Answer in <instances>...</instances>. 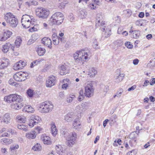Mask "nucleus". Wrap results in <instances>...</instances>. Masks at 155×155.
<instances>
[{
  "label": "nucleus",
  "mask_w": 155,
  "mask_h": 155,
  "mask_svg": "<svg viewBox=\"0 0 155 155\" xmlns=\"http://www.w3.org/2000/svg\"><path fill=\"white\" fill-rule=\"evenodd\" d=\"M89 51L85 48L77 51L73 54V57L75 62L77 63H81L82 61H85L89 55Z\"/></svg>",
  "instance_id": "nucleus-1"
},
{
  "label": "nucleus",
  "mask_w": 155,
  "mask_h": 155,
  "mask_svg": "<svg viewBox=\"0 0 155 155\" xmlns=\"http://www.w3.org/2000/svg\"><path fill=\"white\" fill-rule=\"evenodd\" d=\"M64 18V17L62 13L56 12L50 18L49 22L51 25H60L63 22Z\"/></svg>",
  "instance_id": "nucleus-2"
},
{
  "label": "nucleus",
  "mask_w": 155,
  "mask_h": 155,
  "mask_svg": "<svg viewBox=\"0 0 155 155\" xmlns=\"http://www.w3.org/2000/svg\"><path fill=\"white\" fill-rule=\"evenodd\" d=\"M54 107V105L50 101H46L40 104V108L41 109V112L43 113L51 112Z\"/></svg>",
  "instance_id": "nucleus-3"
},
{
  "label": "nucleus",
  "mask_w": 155,
  "mask_h": 155,
  "mask_svg": "<svg viewBox=\"0 0 155 155\" xmlns=\"http://www.w3.org/2000/svg\"><path fill=\"white\" fill-rule=\"evenodd\" d=\"M4 100L8 103L14 102H22L23 98L21 96L17 94H12L5 96Z\"/></svg>",
  "instance_id": "nucleus-4"
},
{
  "label": "nucleus",
  "mask_w": 155,
  "mask_h": 155,
  "mask_svg": "<svg viewBox=\"0 0 155 155\" xmlns=\"http://www.w3.org/2000/svg\"><path fill=\"white\" fill-rule=\"evenodd\" d=\"M31 21H34L33 17L32 16L27 14L24 15L21 19L22 25L24 28H28L30 27Z\"/></svg>",
  "instance_id": "nucleus-5"
},
{
  "label": "nucleus",
  "mask_w": 155,
  "mask_h": 155,
  "mask_svg": "<svg viewBox=\"0 0 155 155\" xmlns=\"http://www.w3.org/2000/svg\"><path fill=\"white\" fill-rule=\"evenodd\" d=\"M36 15L40 18H47L49 15V12L45 8L38 7L35 10Z\"/></svg>",
  "instance_id": "nucleus-6"
},
{
  "label": "nucleus",
  "mask_w": 155,
  "mask_h": 155,
  "mask_svg": "<svg viewBox=\"0 0 155 155\" xmlns=\"http://www.w3.org/2000/svg\"><path fill=\"white\" fill-rule=\"evenodd\" d=\"M96 26L97 28L100 27L101 30L104 31L105 30V28L106 25L104 21H102V17L100 14H97L96 15Z\"/></svg>",
  "instance_id": "nucleus-7"
},
{
  "label": "nucleus",
  "mask_w": 155,
  "mask_h": 155,
  "mask_svg": "<svg viewBox=\"0 0 155 155\" xmlns=\"http://www.w3.org/2000/svg\"><path fill=\"white\" fill-rule=\"evenodd\" d=\"M94 88L91 83L87 84L85 86V96L90 97L94 95Z\"/></svg>",
  "instance_id": "nucleus-8"
},
{
  "label": "nucleus",
  "mask_w": 155,
  "mask_h": 155,
  "mask_svg": "<svg viewBox=\"0 0 155 155\" xmlns=\"http://www.w3.org/2000/svg\"><path fill=\"white\" fill-rule=\"evenodd\" d=\"M41 120V118L38 115L35 114L32 115L29 119L28 125L31 127H32L39 122Z\"/></svg>",
  "instance_id": "nucleus-9"
},
{
  "label": "nucleus",
  "mask_w": 155,
  "mask_h": 155,
  "mask_svg": "<svg viewBox=\"0 0 155 155\" xmlns=\"http://www.w3.org/2000/svg\"><path fill=\"white\" fill-rule=\"evenodd\" d=\"M26 74L25 72H20L16 73L13 76L14 79L17 81H22L26 78Z\"/></svg>",
  "instance_id": "nucleus-10"
},
{
  "label": "nucleus",
  "mask_w": 155,
  "mask_h": 155,
  "mask_svg": "<svg viewBox=\"0 0 155 155\" xmlns=\"http://www.w3.org/2000/svg\"><path fill=\"white\" fill-rule=\"evenodd\" d=\"M77 135L75 132H73L71 133L68 136L66 137V140H67L68 143L70 146H71L75 143L77 138Z\"/></svg>",
  "instance_id": "nucleus-11"
},
{
  "label": "nucleus",
  "mask_w": 155,
  "mask_h": 155,
  "mask_svg": "<svg viewBox=\"0 0 155 155\" xmlns=\"http://www.w3.org/2000/svg\"><path fill=\"white\" fill-rule=\"evenodd\" d=\"M12 34V31L6 30L3 32L2 35L0 36V41H5L11 37Z\"/></svg>",
  "instance_id": "nucleus-12"
},
{
  "label": "nucleus",
  "mask_w": 155,
  "mask_h": 155,
  "mask_svg": "<svg viewBox=\"0 0 155 155\" xmlns=\"http://www.w3.org/2000/svg\"><path fill=\"white\" fill-rule=\"evenodd\" d=\"M9 64V60L6 58H3L0 59V69L6 68Z\"/></svg>",
  "instance_id": "nucleus-13"
},
{
  "label": "nucleus",
  "mask_w": 155,
  "mask_h": 155,
  "mask_svg": "<svg viewBox=\"0 0 155 155\" xmlns=\"http://www.w3.org/2000/svg\"><path fill=\"white\" fill-rule=\"evenodd\" d=\"M14 46L9 42L5 43L2 46V51L4 53H7L9 51V49H11L14 51Z\"/></svg>",
  "instance_id": "nucleus-14"
},
{
  "label": "nucleus",
  "mask_w": 155,
  "mask_h": 155,
  "mask_svg": "<svg viewBox=\"0 0 155 155\" xmlns=\"http://www.w3.org/2000/svg\"><path fill=\"white\" fill-rule=\"evenodd\" d=\"M56 78L52 76L49 77L47 80L46 86L48 87H51L54 85L55 83Z\"/></svg>",
  "instance_id": "nucleus-15"
},
{
  "label": "nucleus",
  "mask_w": 155,
  "mask_h": 155,
  "mask_svg": "<svg viewBox=\"0 0 155 155\" xmlns=\"http://www.w3.org/2000/svg\"><path fill=\"white\" fill-rule=\"evenodd\" d=\"M42 43L51 49L52 48V41L51 39L48 38L44 37L41 40Z\"/></svg>",
  "instance_id": "nucleus-16"
},
{
  "label": "nucleus",
  "mask_w": 155,
  "mask_h": 155,
  "mask_svg": "<svg viewBox=\"0 0 155 155\" xmlns=\"http://www.w3.org/2000/svg\"><path fill=\"white\" fill-rule=\"evenodd\" d=\"M68 67L66 64L62 65L59 66L60 74L63 75L68 73Z\"/></svg>",
  "instance_id": "nucleus-17"
},
{
  "label": "nucleus",
  "mask_w": 155,
  "mask_h": 155,
  "mask_svg": "<svg viewBox=\"0 0 155 155\" xmlns=\"http://www.w3.org/2000/svg\"><path fill=\"white\" fill-rule=\"evenodd\" d=\"M41 138L45 144H50L52 143L50 138L45 134L42 135Z\"/></svg>",
  "instance_id": "nucleus-18"
},
{
  "label": "nucleus",
  "mask_w": 155,
  "mask_h": 155,
  "mask_svg": "<svg viewBox=\"0 0 155 155\" xmlns=\"http://www.w3.org/2000/svg\"><path fill=\"white\" fill-rule=\"evenodd\" d=\"M64 147V146L61 145H58L55 146V150L58 153L62 155L65 153V150Z\"/></svg>",
  "instance_id": "nucleus-19"
},
{
  "label": "nucleus",
  "mask_w": 155,
  "mask_h": 155,
  "mask_svg": "<svg viewBox=\"0 0 155 155\" xmlns=\"http://www.w3.org/2000/svg\"><path fill=\"white\" fill-rule=\"evenodd\" d=\"M124 76V74L120 73H117L114 77L115 82L116 83H119L123 80Z\"/></svg>",
  "instance_id": "nucleus-20"
},
{
  "label": "nucleus",
  "mask_w": 155,
  "mask_h": 155,
  "mask_svg": "<svg viewBox=\"0 0 155 155\" xmlns=\"http://www.w3.org/2000/svg\"><path fill=\"white\" fill-rule=\"evenodd\" d=\"M4 19L7 23L10 22V21L14 18L15 16L11 12H8L6 14H4Z\"/></svg>",
  "instance_id": "nucleus-21"
},
{
  "label": "nucleus",
  "mask_w": 155,
  "mask_h": 155,
  "mask_svg": "<svg viewBox=\"0 0 155 155\" xmlns=\"http://www.w3.org/2000/svg\"><path fill=\"white\" fill-rule=\"evenodd\" d=\"M2 122L5 123L6 124H8L10 123L11 118L9 113H6L4 114L2 117Z\"/></svg>",
  "instance_id": "nucleus-22"
},
{
  "label": "nucleus",
  "mask_w": 155,
  "mask_h": 155,
  "mask_svg": "<svg viewBox=\"0 0 155 155\" xmlns=\"http://www.w3.org/2000/svg\"><path fill=\"white\" fill-rule=\"evenodd\" d=\"M8 23L10 26L13 28H15L18 24V19L15 16L14 17V18L12 19Z\"/></svg>",
  "instance_id": "nucleus-23"
},
{
  "label": "nucleus",
  "mask_w": 155,
  "mask_h": 155,
  "mask_svg": "<svg viewBox=\"0 0 155 155\" xmlns=\"http://www.w3.org/2000/svg\"><path fill=\"white\" fill-rule=\"evenodd\" d=\"M15 103L11 104V107L12 108L15 110H19L20 109L23 105L22 103H20L21 102H15Z\"/></svg>",
  "instance_id": "nucleus-24"
},
{
  "label": "nucleus",
  "mask_w": 155,
  "mask_h": 155,
  "mask_svg": "<svg viewBox=\"0 0 155 155\" xmlns=\"http://www.w3.org/2000/svg\"><path fill=\"white\" fill-rule=\"evenodd\" d=\"M81 124L80 122L79 118H76L73 124V126L75 129L80 128L81 127Z\"/></svg>",
  "instance_id": "nucleus-25"
},
{
  "label": "nucleus",
  "mask_w": 155,
  "mask_h": 155,
  "mask_svg": "<svg viewBox=\"0 0 155 155\" xmlns=\"http://www.w3.org/2000/svg\"><path fill=\"white\" fill-rule=\"evenodd\" d=\"M74 118V113L71 112L68 113L65 116L64 119L68 122L71 121Z\"/></svg>",
  "instance_id": "nucleus-26"
},
{
  "label": "nucleus",
  "mask_w": 155,
  "mask_h": 155,
  "mask_svg": "<svg viewBox=\"0 0 155 155\" xmlns=\"http://www.w3.org/2000/svg\"><path fill=\"white\" fill-rule=\"evenodd\" d=\"M26 137L29 139H33L36 137V132L35 131H31L26 134Z\"/></svg>",
  "instance_id": "nucleus-27"
},
{
  "label": "nucleus",
  "mask_w": 155,
  "mask_h": 155,
  "mask_svg": "<svg viewBox=\"0 0 155 155\" xmlns=\"http://www.w3.org/2000/svg\"><path fill=\"white\" fill-rule=\"evenodd\" d=\"M51 133L53 136H55L58 133V130L56 127L53 122H52L51 124Z\"/></svg>",
  "instance_id": "nucleus-28"
},
{
  "label": "nucleus",
  "mask_w": 155,
  "mask_h": 155,
  "mask_svg": "<svg viewBox=\"0 0 155 155\" xmlns=\"http://www.w3.org/2000/svg\"><path fill=\"white\" fill-rule=\"evenodd\" d=\"M97 71L94 68H91L89 69L88 74L91 77H94L97 74Z\"/></svg>",
  "instance_id": "nucleus-29"
},
{
  "label": "nucleus",
  "mask_w": 155,
  "mask_h": 155,
  "mask_svg": "<svg viewBox=\"0 0 155 155\" xmlns=\"http://www.w3.org/2000/svg\"><path fill=\"white\" fill-rule=\"evenodd\" d=\"M23 111L28 113H32L34 111V109L29 105H27L24 107Z\"/></svg>",
  "instance_id": "nucleus-30"
},
{
  "label": "nucleus",
  "mask_w": 155,
  "mask_h": 155,
  "mask_svg": "<svg viewBox=\"0 0 155 155\" xmlns=\"http://www.w3.org/2000/svg\"><path fill=\"white\" fill-rule=\"evenodd\" d=\"M101 91L104 96H105L109 90V87L107 85H102L101 86Z\"/></svg>",
  "instance_id": "nucleus-31"
},
{
  "label": "nucleus",
  "mask_w": 155,
  "mask_h": 155,
  "mask_svg": "<svg viewBox=\"0 0 155 155\" xmlns=\"http://www.w3.org/2000/svg\"><path fill=\"white\" fill-rule=\"evenodd\" d=\"M37 51L39 56H42L45 54L46 50L45 49L41 47H38L37 49Z\"/></svg>",
  "instance_id": "nucleus-32"
},
{
  "label": "nucleus",
  "mask_w": 155,
  "mask_h": 155,
  "mask_svg": "<svg viewBox=\"0 0 155 155\" xmlns=\"http://www.w3.org/2000/svg\"><path fill=\"white\" fill-rule=\"evenodd\" d=\"M17 127L19 129L27 131L28 130V127L23 124H18L17 125Z\"/></svg>",
  "instance_id": "nucleus-33"
},
{
  "label": "nucleus",
  "mask_w": 155,
  "mask_h": 155,
  "mask_svg": "<svg viewBox=\"0 0 155 155\" xmlns=\"http://www.w3.org/2000/svg\"><path fill=\"white\" fill-rule=\"evenodd\" d=\"M63 81L64 83L62 85V88L63 89H66L68 86V83H65L68 82V83H70V81L68 79H64Z\"/></svg>",
  "instance_id": "nucleus-34"
},
{
  "label": "nucleus",
  "mask_w": 155,
  "mask_h": 155,
  "mask_svg": "<svg viewBox=\"0 0 155 155\" xmlns=\"http://www.w3.org/2000/svg\"><path fill=\"white\" fill-rule=\"evenodd\" d=\"M25 5L28 7L31 6L32 5H38V2L34 0L30 1L28 2H26L25 3Z\"/></svg>",
  "instance_id": "nucleus-35"
},
{
  "label": "nucleus",
  "mask_w": 155,
  "mask_h": 155,
  "mask_svg": "<svg viewBox=\"0 0 155 155\" xmlns=\"http://www.w3.org/2000/svg\"><path fill=\"white\" fill-rule=\"evenodd\" d=\"M41 149V147L39 144L38 143L35 145L32 148V150L34 151H39Z\"/></svg>",
  "instance_id": "nucleus-36"
},
{
  "label": "nucleus",
  "mask_w": 155,
  "mask_h": 155,
  "mask_svg": "<svg viewBox=\"0 0 155 155\" xmlns=\"http://www.w3.org/2000/svg\"><path fill=\"white\" fill-rule=\"evenodd\" d=\"M137 135L134 132L131 133L129 136V138L128 139L133 140L132 141L134 143H135L136 141V136Z\"/></svg>",
  "instance_id": "nucleus-37"
},
{
  "label": "nucleus",
  "mask_w": 155,
  "mask_h": 155,
  "mask_svg": "<svg viewBox=\"0 0 155 155\" xmlns=\"http://www.w3.org/2000/svg\"><path fill=\"white\" fill-rule=\"evenodd\" d=\"M16 119L19 122L24 123L26 121V118L24 116H18Z\"/></svg>",
  "instance_id": "nucleus-38"
},
{
  "label": "nucleus",
  "mask_w": 155,
  "mask_h": 155,
  "mask_svg": "<svg viewBox=\"0 0 155 155\" xmlns=\"http://www.w3.org/2000/svg\"><path fill=\"white\" fill-rule=\"evenodd\" d=\"M1 142L4 143L6 144H9L12 142V140L5 138H3L1 139Z\"/></svg>",
  "instance_id": "nucleus-39"
},
{
  "label": "nucleus",
  "mask_w": 155,
  "mask_h": 155,
  "mask_svg": "<svg viewBox=\"0 0 155 155\" xmlns=\"http://www.w3.org/2000/svg\"><path fill=\"white\" fill-rule=\"evenodd\" d=\"M87 12L84 10H81L79 12V16L81 18H85L87 15Z\"/></svg>",
  "instance_id": "nucleus-40"
},
{
  "label": "nucleus",
  "mask_w": 155,
  "mask_h": 155,
  "mask_svg": "<svg viewBox=\"0 0 155 155\" xmlns=\"http://www.w3.org/2000/svg\"><path fill=\"white\" fill-rule=\"evenodd\" d=\"M76 110L78 112V113H79L80 114H82L85 110L82 108L81 105H78L76 107Z\"/></svg>",
  "instance_id": "nucleus-41"
},
{
  "label": "nucleus",
  "mask_w": 155,
  "mask_h": 155,
  "mask_svg": "<svg viewBox=\"0 0 155 155\" xmlns=\"http://www.w3.org/2000/svg\"><path fill=\"white\" fill-rule=\"evenodd\" d=\"M20 64L19 63V62L15 64L13 67V68L16 70H19L21 69H22V67L21 66Z\"/></svg>",
  "instance_id": "nucleus-42"
},
{
  "label": "nucleus",
  "mask_w": 155,
  "mask_h": 155,
  "mask_svg": "<svg viewBox=\"0 0 155 155\" xmlns=\"http://www.w3.org/2000/svg\"><path fill=\"white\" fill-rule=\"evenodd\" d=\"M75 96L74 95L71 94L69 95L68 97L67 98V101L68 103H70L75 98Z\"/></svg>",
  "instance_id": "nucleus-43"
},
{
  "label": "nucleus",
  "mask_w": 155,
  "mask_h": 155,
  "mask_svg": "<svg viewBox=\"0 0 155 155\" xmlns=\"http://www.w3.org/2000/svg\"><path fill=\"white\" fill-rule=\"evenodd\" d=\"M22 41L21 38L19 37H17L15 41V45L18 47L21 45Z\"/></svg>",
  "instance_id": "nucleus-44"
},
{
  "label": "nucleus",
  "mask_w": 155,
  "mask_h": 155,
  "mask_svg": "<svg viewBox=\"0 0 155 155\" xmlns=\"http://www.w3.org/2000/svg\"><path fill=\"white\" fill-rule=\"evenodd\" d=\"M110 26H107L105 31V37L106 38L108 37L110 35Z\"/></svg>",
  "instance_id": "nucleus-45"
},
{
  "label": "nucleus",
  "mask_w": 155,
  "mask_h": 155,
  "mask_svg": "<svg viewBox=\"0 0 155 155\" xmlns=\"http://www.w3.org/2000/svg\"><path fill=\"white\" fill-rule=\"evenodd\" d=\"M27 94L29 97H32L34 94V91L32 90L28 89L27 91Z\"/></svg>",
  "instance_id": "nucleus-46"
},
{
  "label": "nucleus",
  "mask_w": 155,
  "mask_h": 155,
  "mask_svg": "<svg viewBox=\"0 0 155 155\" xmlns=\"http://www.w3.org/2000/svg\"><path fill=\"white\" fill-rule=\"evenodd\" d=\"M117 118V116L116 115L114 114L111 117L110 120V121L111 123H113V124H114L116 122V119Z\"/></svg>",
  "instance_id": "nucleus-47"
},
{
  "label": "nucleus",
  "mask_w": 155,
  "mask_h": 155,
  "mask_svg": "<svg viewBox=\"0 0 155 155\" xmlns=\"http://www.w3.org/2000/svg\"><path fill=\"white\" fill-rule=\"evenodd\" d=\"M114 44L115 45L119 46L122 45L123 44V42L121 40H118L114 42Z\"/></svg>",
  "instance_id": "nucleus-48"
},
{
  "label": "nucleus",
  "mask_w": 155,
  "mask_h": 155,
  "mask_svg": "<svg viewBox=\"0 0 155 155\" xmlns=\"http://www.w3.org/2000/svg\"><path fill=\"white\" fill-rule=\"evenodd\" d=\"M139 35V31L137 30L134 31L133 34V37L134 38H137L138 37Z\"/></svg>",
  "instance_id": "nucleus-49"
},
{
  "label": "nucleus",
  "mask_w": 155,
  "mask_h": 155,
  "mask_svg": "<svg viewBox=\"0 0 155 155\" xmlns=\"http://www.w3.org/2000/svg\"><path fill=\"white\" fill-rule=\"evenodd\" d=\"M123 91L122 89L119 88L116 93L117 97L119 98L121 96V94Z\"/></svg>",
  "instance_id": "nucleus-50"
},
{
  "label": "nucleus",
  "mask_w": 155,
  "mask_h": 155,
  "mask_svg": "<svg viewBox=\"0 0 155 155\" xmlns=\"http://www.w3.org/2000/svg\"><path fill=\"white\" fill-rule=\"evenodd\" d=\"M96 5L91 3L89 5L88 7L91 9H95L96 8Z\"/></svg>",
  "instance_id": "nucleus-51"
},
{
  "label": "nucleus",
  "mask_w": 155,
  "mask_h": 155,
  "mask_svg": "<svg viewBox=\"0 0 155 155\" xmlns=\"http://www.w3.org/2000/svg\"><path fill=\"white\" fill-rule=\"evenodd\" d=\"M125 46L128 48H132L133 46L130 44V43L129 42H127L125 43Z\"/></svg>",
  "instance_id": "nucleus-52"
},
{
  "label": "nucleus",
  "mask_w": 155,
  "mask_h": 155,
  "mask_svg": "<svg viewBox=\"0 0 155 155\" xmlns=\"http://www.w3.org/2000/svg\"><path fill=\"white\" fill-rule=\"evenodd\" d=\"M43 60L42 59L40 60L39 59L33 61V63L34 64V65L35 66L39 64V63Z\"/></svg>",
  "instance_id": "nucleus-53"
},
{
  "label": "nucleus",
  "mask_w": 155,
  "mask_h": 155,
  "mask_svg": "<svg viewBox=\"0 0 155 155\" xmlns=\"http://www.w3.org/2000/svg\"><path fill=\"white\" fill-rule=\"evenodd\" d=\"M19 147L18 145H13L12 146L10 147V149L11 150H15L16 149L18 148Z\"/></svg>",
  "instance_id": "nucleus-54"
},
{
  "label": "nucleus",
  "mask_w": 155,
  "mask_h": 155,
  "mask_svg": "<svg viewBox=\"0 0 155 155\" xmlns=\"http://www.w3.org/2000/svg\"><path fill=\"white\" fill-rule=\"evenodd\" d=\"M136 153V151L133 150L127 153V155H135Z\"/></svg>",
  "instance_id": "nucleus-55"
},
{
  "label": "nucleus",
  "mask_w": 155,
  "mask_h": 155,
  "mask_svg": "<svg viewBox=\"0 0 155 155\" xmlns=\"http://www.w3.org/2000/svg\"><path fill=\"white\" fill-rule=\"evenodd\" d=\"M9 83L12 85L15 86L17 84L15 82L13 81L12 79H10L8 81Z\"/></svg>",
  "instance_id": "nucleus-56"
},
{
  "label": "nucleus",
  "mask_w": 155,
  "mask_h": 155,
  "mask_svg": "<svg viewBox=\"0 0 155 155\" xmlns=\"http://www.w3.org/2000/svg\"><path fill=\"white\" fill-rule=\"evenodd\" d=\"M81 107H82V108L84 109V110H85L88 107V106L87 105V103H83L81 105Z\"/></svg>",
  "instance_id": "nucleus-57"
},
{
  "label": "nucleus",
  "mask_w": 155,
  "mask_h": 155,
  "mask_svg": "<svg viewBox=\"0 0 155 155\" xmlns=\"http://www.w3.org/2000/svg\"><path fill=\"white\" fill-rule=\"evenodd\" d=\"M58 37L57 36V34L56 33H54L52 36V40L58 39Z\"/></svg>",
  "instance_id": "nucleus-58"
},
{
  "label": "nucleus",
  "mask_w": 155,
  "mask_h": 155,
  "mask_svg": "<svg viewBox=\"0 0 155 155\" xmlns=\"http://www.w3.org/2000/svg\"><path fill=\"white\" fill-rule=\"evenodd\" d=\"M66 4V3H65L64 2L60 3L58 6L59 8L60 9H62L63 8H64L65 7Z\"/></svg>",
  "instance_id": "nucleus-59"
},
{
  "label": "nucleus",
  "mask_w": 155,
  "mask_h": 155,
  "mask_svg": "<svg viewBox=\"0 0 155 155\" xmlns=\"http://www.w3.org/2000/svg\"><path fill=\"white\" fill-rule=\"evenodd\" d=\"M93 45L94 48L96 49H97L98 48L97 47V46H98V44L97 42V41L96 40H95L94 41V44Z\"/></svg>",
  "instance_id": "nucleus-60"
},
{
  "label": "nucleus",
  "mask_w": 155,
  "mask_h": 155,
  "mask_svg": "<svg viewBox=\"0 0 155 155\" xmlns=\"http://www.w3.org/2000/svg\"><path fill=\"white\" fill-rule=\"evenodd\" d=\"M69 19L71 22H73L74 21L73 15L72 14H71L69 16Z\"/></svg>",
  "instance_id": "nucleus-61"
},
{
  "label": "nucleus",
  "mask_w": 155,
  "mask_h": 155,
  "mask_svg": "<svg viewBox=\"0 0 155 155\" xmlns=\"http://www.w3.org/2000/svg\"><path fill=\"white\" fill-rule=\"evenodd\" d=\"M52 41L53 44L55 45H58L59 42V39H58L54 40Z\"/></svg>",
  "instance_id": "nucleus-62"
},
{
  "label": "nucleus",
  "mask_w": 155,
  "mask_h": 155,
  "mask_svg": "<svg viewBox=\"0 0 155 155\" xmlns=\"http://www.w3.org/2000/svg\"><path fill=\"white\" fill-rule=\"evenodd\" d=\"M127 140L129 141V145L131 146H132L135 143H134V142L132 141L133 140L132 139H127Z\"/></svg>",
  "instance_id": "nucleus-63"
},
{
  "label": "nucleus",
  "mask_w": 155,
  "mask_h": 155,
  "mask_svg": "<svg viewBox=\"0 0 155 155\" xmlns=\"http://www.w3.org/2000/svg\"><path fill=\"white\" fill-rule=\"evenodd\" d=\"M139 62V61L137 59H136L133 60V63L135 65L137 64Z\"/></svg>",
  "instance_id": "nucleus-64"
}]
</instances>
